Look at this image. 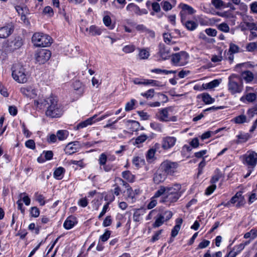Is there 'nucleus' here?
<instances>
[{"mask_svg":"<svg viewBox=\"0 0 257 257\" xmlns=\"http://www.w3.org/2000/svg\"><path fill=\"white\" fill-rule=\"evenodd\" d=\"M122 177L130 182H133L135 181V176L130 171L122 172Z\"/></svg>","mask_w":257,"mask_h":257,"instance_id":"obj_30","label":"nucleus"},{"mask_svg":"<svg viewBox=\"0 0 257 257\" xmlns=\"http://www.w3.org/2000/svg\"><path fill=\"white\" fill-rule=\"evenodd\" d=\"M188 54L185 51H181L172 55L171 61L175 66H182L188 63Z\"/></svg>","mask_w":257,"mask_h":257,"instance_id":"obj_6","label":"nucleus"},{"mask_svg":"<svg viewBox=\"0 0 257 257\" xmlns=\"http://www.w3.org/2000/svg\"><path fill=\"white\" fill-rule=\"evenodd\" d=\"M126 9L130 12L134 13L138 15L140 14V9L139 7L133 3L129 4L127 6Z\"/></svg>","mask_w":257,"mask_h":257,"instance_id":"obj_28","label":"nucleus"},{"mask_svg":"<svg viewBox=\"0 0 257 257\" xmlns=\"http://www.w3.org/2000/svg\"><path fill=\"white\" fill-rule=\"evenodd\" d=\"M176 225L173 227L171 231V236L173 237H175L178 234L181 225L182 224L183 220L182 218H178L176 219Z\"/></svg>","mask_w":257,"mask_h":257,"instance_id":"obj_22","label":"nucleus"},{"mask_svg":"<svg viewBox=\"0 0 257 257\" xmlns=\"http://www.w3.org/2000/svg\"><path fill=\"white\" fill-rule=\"evenodd\" d=\"M32 41L34 45L39 47L49 46L52 43L51 38L42 33H35L32 36Z\"/></svg>","mask_w":257,"mask_h":257,"instance_id":"obj_4","label":"nucleus"},{"mask_svg":"<svg viewBox=\"0 0 257 257\" xmlns=\"http://www.w3.org/2000/svg\"><path fill=\"white\" fill-rule=\"evenodd\" d=\"M14 30V26L11 23L7 24L0 28V38H6L11 35Z\"/></svg>","mask_w":257,"mask_h":257,"instance_id":"obj_11","label":"nucleus"},{"mask_svg":"<svg viewBox=\"0 0 257 257\" xmlns=\"http://www.w3.org/2000/svg\"><path fill=\"white\" fill-rule=\"evenodd\" d=\"M211 3L216 9L222 8L224 5V3L222 0H211Z\"/></svg>","mask_w":257,"mask_h":257,"instance_id":"obj_53","label":"nucleus"},{"mask_svg":"<svg viewBox=\"0 0 257 257\" xmlns=\"http://www.w3.org/2000/svg\"><path fill=\"white\" fill-rule=\"evenodd\" d=\"M30 214L34 217H37L40 214V210L37 207H32L31 208Z\"/></svg>","mask_w":257,"mask_h":257,"instance_id":"obj_58","label":"nucleus"},{"mask_svg":"<svg viewBox=\"0 0 257 257\" xmlns=\"http://www.w3.org/2000/svg\"><path fill=\"white\" fill-rule=\"evenodd\" d=\"M146 213V209L140 208L135 211L133 215V220L135 222H139L142 219V216Z\"/></svg>","mask_w":257,"mask_h":257,"instance_id":"obj_23","label":"nucleus"},{"mask_svg":"<svg viewBox=\"0 0 257 257\" xmlns=\"http://www.w3.org/2000/svg\"><path fill=\"white\" fill-rule=\"evenodd\" d=\"M107 160V156L104 153H102L100 155L98 161L99 165V169L102 168V166L106 164Z\"/></svg>","mask_w":257,"mask_h":257,"instance_id":"obj_36","label":"nucleus"},{"mask_svg":"<svg viewBox=\"0 0 257 257\" xmlns=\"http://www.w3.org/2000/svg\"><path fill=\"white\" fill-rule=\"evenodd\" d=\"M12 70V77L16 81L20 83L27 82L29 77V74L22 65L19 63L15 64L13 65Z\"/></svg>","mask_w":257,"mask_h":257,"instance_id":"obj_3","label":"nucleus"},{"mask_svg":"<svg viewBox=\"0 0 257 257\" xmlns=\"http://www.w3.org/2000/svg\"><path fill=\"white\" fill-rule=\"evenodd\" d=\"M202 100L206 104H210L213 103L215 100L208 93H203L202 94Z\"/></svg>","mask_w":257,"mask_h":257,"instance_id":"obj_39","label":"nucleus"},{"mask_svg":"<svg viewBox=\"0 0 257 257\" xmlns=\"http://www.w3.org/2000/svg\"><path fill=\"white\" fill-rule=\"evenodd\" d=\"M166 221L162 215L158 214L156 217L155 221L153 224L154 227H158L162 225Z\"/></svg>","mask_w":257,"mask_h":257,"instance_id":"obj_32","label":"nucleus"},{"mask_svg":"<svg viewBox=\"0 0 257 257\" xmlns=\"http://www.w3.org/2000/svg\"><path fill=\"white\" fill-rule=\"evenodd\" d=\"M228 87L231 94L240 93L243 89L242 81L235 75H232L228 78Z\"/></svg>","mask_w":257,"mask_h":257,"instance_id":"obj_5","label":"nucleus"},{"mask_svg":"<svg viewBox=\"0 0 257 257\" xmlns=\"http://www.w3.org/2000/svg\"><path fill=\"white\" fill-rule=\"evenodd\" d=\"M171 110V108L170 107L160 109L156 114L157 118L161 121H168L169 111Z\"/></svg>","mask_w":257,"mask_h":257,"instance_id":"obj_14","label":"nucleus"},{"mask_svg":"<svg viewBox=\"0 0 257 257\" xmlns=\"http://www.w3.org/2000/svg\"><path fill=\"white\" fill-rule=\"evenodd\" d=\"M81 148V145L79 142L74 141L70 142L67 144L65 149L66 154L69 155L72 154L77 152Z\"/></svg>","mask_w":257,"mask_h":257,"instance_id":"obj_13","label":"nucleus"},{"mask_svg":"<svg viewBox=\"0 0 257 257\" xmlns=\"http://www.w3.org/2000/svg\"><path fill=\"white\" fill-rule=\"evenodd\" d=\"M102 167V168L99 170L100 171H104L105 172H109L112 170H115L114 166L111 164H105L104 165H103Z\"/></svg>","mask_w":257,"mask_h":257,"instance_id":"obj_50","label":"nucleus"},{"mask_svg":"<svg viewBox=\"0 0 257 257\" xmlns=\"http://www.w3.org/2000/svg\"><path fill=\"white\" fill-rule=\"evenodd\" d=\"M182 11L185 13L187 12L190 15L193 14L196 12V11L192 7L186 4L183 5Z\"/></svg>","mask_w":257,"mask_h":257,"instance_id":"obj_47","label":"nucleus"},{"mask_svg":"<svg viewBox=\"0 0 257 257\" xmlns=\"http://www.w3.org/2000/svg\"><path fill=\"white\" fill-rule=\"evenodd\" d=\"M243 197L240 192L237 193L230 200V202L232 204L237 203L236 206L240 207L243 204Z\"/></svg>","mask_w":257,"mask_h":257,"instance_id":"obj_21","label":"nucleus"},{"mask_svg":"<svg viewBox=\"0 0 257 257\" xmlns=\"http://www.w3.org/2000/svg\"><path fill=\"white\" fill-rule=\"evenodd\" d=\"M150 126L153 129L157 132L162 133L163 131V125L160 123L154 122L151 123Z\"/></svg>","mask_w":257,"mask_h":257,"instance_id":"obj_45","label":"nucleus"},{"mask_svg":"<svg viewBox=\"0 0 257 257\" xmlns=\"http://www.w3.org/2000/svg\"><path fill=\"white\" fill-rule=\"evenodd\" d=\"M256 48L257 45L255 42L249 43L246 46V50L248 52H253L256 49Z\"/></svg>","mask_w":257,"mask_h":257,"instance_id":"obj_60","label":"nucleus"},{"mask_svg":"<svg viewBox=\"0 0 257 257\" xmlns=\"http://www.w3.org/2000/svg\"><path fill=\"white\" fill-rule=\"evenodd\" d=\"M133 164L137 167L139 168L141 164L144 163L143 160L139 157H135L133 159Z\"/></svg>","mask_w":257,"mask_h":257,"instance_id":"obj_52","label":"nucleus"},{"mask_svg":"<svg viewBox=\"0 0 257 257\" xmlns=\"http://www.w3.org/2000/svg\"><path fill=\"white\" fill-rule=\"evenodd\" d=\"M220 81L217 79H215L209 83H204L202 84V88L203 89H212L219 85Z\"/></svg>","mask_w":257,"mask_h":257,"instance_id":"obj_25","label":"nucleus"},{"mask_svg":"<svg viewBox=\"0 0 257 257\" xmlns=\"http://www.w3.org/2000/svg\"><path fill=\"white\" fill-rule=\"evenodd\" d=\"M162 5L163 10L165 11H169L172 8V6L171 4L167 1L162 2Z\"/></svg>","mask_w":257,"mask_h":257,"instance_id":"obj_64","label":"nucleus"},{"mask_svg":"<svg viewBox=\"0 0 257 257\" xmlns=\"http://www.w3.org/2000/svg\"><path fill=\"white\" fill-rule=\"evenodd\" d=\"M160 215H162L163 216L164 219L165 221L169 220L173 216V213L170 210H166L162 213H159Z\"/></svg>","mask_w":257,"mask_h":257,"instance_id":"obj_54","label":"nucleus"},{"mask_svg":"<svg viewBox=\"0 0 257 257\" xmlns=\"http://www.w3.org/2000/svg\"><path fill=\"white\" fill-rule=\"evenodd\" d=\"M65 170L62 167L57 168L54 172V177L57 180H61L64 176Z\"/></svg>","mask_w":257,"mask_h":257,"instance_id":"obj_24","label":"nucleus"},{"mask_svg":"<svg viewBox=\"0 0 257 257\" xmlns=\"http://www.w3.org/2000/svg\"><path fill=\"white\" fill-rule=\"evenodd\" d=\"M127 122L131 124L132 131L134 132L138 131L140 126V124L139 122L135 120H128L127 121Z\"/></svg>","mask_w":257,"mask_h":257,"instance_id":"obj_40","label":"nucleus"},{"mask_svg":"<svg viewBox=\"0 0 257 257\" xmlns=\"http://www.w3.org/2000/svg\"><path fill=\"white\" fill-rule=\"evenodd\" d=\"M21 93L26 96L34 98L37 95L36 90L32 86H25L20 89Z\"/></svg>","mask_w":257,"mask_h":257,"instance_id":"obj_17","label":"nucleus"},{"mask_svg":"<svg viewBox=\"0 0 257 257\" xmlns=\"http://www.w3.org/2000/svg\"><path fill=\"white\" fill-rule=\"evenodd\" d=\"M7 45L6 51L8 52L13 51L15 50L20 48L22 46V39L20 37H16L13 40L8 41Z\"/></svg>","mask_w":257,"mask_h":257,"instance_id":"obj_10","label":"nucleus"},{"mask_svg":"<svg viewBox=\"0 0 257 257\" xmlns=\"http://www.w3.org/2000/svg\"><path fill=\"white\" fill-rule=\"evenodd\" d=\"M242 78L247 82L251 81L253 78V75L252 72L249 71H244L241 73Z\"/></svg>","mask_w":257,"mask_h":257,"instance_id":"obj_31","label":"nucleus"},{"mask_svg":"<svg viewBox=\"0 0 257 257\" xmlns=\"http://www.w3.org/2000/svg\"><path fill=\"white\" fill-rule=\"evenodd\" d=\"M257 160V154L254 152H248L244 156V162L249 167L248 172L245 175L244 177L247 178L249 176L253 168L256 165Z\"/></svg>","mask_w":257,"mask_h":257,"instance_id":"obj_8","label":"nucleus"},{"mask_svg":"<svg viewBox=\"0 0 257 257\" xmlns=\"http://www.w3.org/2000/svg\"><path fill=\"white\" fill-rule=\"evenodd\" d=\"M183 192L184 191L182 190V187L180 184L176 183L172 186H167L166 192L162 197L160 201L170 205L177 202Z\"/></svg>","mask_w":257,"mask_h":257,"instance_id":"obj_2","label":"nucleus"},{"mask_svg":"<svg viewBox=\"0 0 257 257\" xmlns=\"http://www.w3.org/2000/svg\"><path fill=\"white\" fill-rule=\"evenodd\" d=\"M56 135L59 141H63L68 136V132L66 130H59L57 131Z\"/></svg>","mask_w":257,"mask_h":257,"instance_id":"obj_35","label":"nucleus"},{"mask_svg":"<svg viewBox=\"0 0 257 257\" xmlns=\"http://www.w3.org/2000/svg\"><path fill=\"white\" fill-rule=\"evenodd\" d=\"M236 137L238 139V140L236 141L237 144L242 143L245 142L247 141L248 139L250 138V136L248 134H240L238 135Z\"/></svg>","mask_w":257,"mask_h":257,"instance_id":"obj_33","label":"nucleus"},{"mask_svg":"<svg viewBox=\"0 0 257 257\" xmlns=\"http://www.w3.org/2000/svg\"><path fill=\"white\" fill-rule=\"evenodd\" d=\"M176 138L174 137H166L162 139V147L164 150H169L176 144Z\"/></svg>","mask_w":257,"mask_h":257,"instance_id":"obj_12","label":"nucleus"},{"mask_svg":"<svg viewBox=\"0 0 257 257\" xmlns=\"http://www.w3.org/2000/svg\"><path fill=\"white\" fill-rule=\"evenodd\" d=\"M167 191V187L161 186L159 189L156 192L154 198H158L161 195H165Z\"/></svg>","mask_w":257,"mask_h":257,"instance_id":"obj_38","label":"nucleus"},{"mask_svg":"<svg viewBox=\"0 0 257 257\" xmlns=\"http://www.w3.org/2000/svg\"><path fill=\"white\" fill-rule=\"evenodd\" d=\"M168 175L161 169H160L154 174L153 180L156 184H160L164 182L167 178Z\"/></svg>","mask_w":257,"mask_h":257,"instance_id":"obj_15","label":"nucleus"},{"mask_svg":"<svg viewBox=\"0 0 257 257\" xmlns=\"http://www.w3.org/2000/svg\"><path fill=\"white\" fill-rule=\"evenodd\" d=\"M135 50V46L134 45H130L124 46L122 50L126 53H130L134 52Z\"/></svg>","mask_w":257,"mask_h":257,"instance_id":"obj_61","label":"nucleus"},{"mask_svg":"<svg viewBox=\"0 0 257 257\" xmlns=\"http://www.w3.org/2000/svg\"><path fill=\"white\" fill-rule=\"evenodd\" d=\"M148 138V137L145 135H141L140 136L138 137L135 142V144H140L143 143H144L147 139Z\"/></svg>","mask_w":257,"mask_h":257,"instance_id":"obj_56","label":"nucleus"},{"mask_svg":"<svg viewBox=\"0 0 257 257\" xmlns=\"http://www.w3.org/2000/svg\"><path fill=\"white\" fill-rule=\"evenodd\" d=\"M136 102V100L134 99H132L131 100L127 102L125 106V110L129 111L134 108V105Z\"/></svg>","mask_w":257,"mask_h":257,"instance_id":"obj_48","label":"nucleus"},{"mask_svg":"<svg viewBox=\"0 0 257 257\" xmlns=\"http://www.w3.org/2000/svg\"><path fill=\"white\" fill-rule=\"evenodd\" d=\"M170 50L164 44H160L159 46V54L163 60L167 59L170 55Z\"/></svg>","mask_w":257,"mask_h":257,"instance_id":"obj_18","label":"nucleus"},{"mask_svg":"<svg viewBox=\"0 0 257 257\" xmlns=\"http://www.w3.org/2000/svg\"><path fill=\"white\" fill-rule=\"evenodd\" d=\"M160 167L168 175L173 176L177 172L179 165L178 162L167 160L163 162Z\"/></svg>","mask_w":257,"mask_h":257,"instance_id":"obj_7","label":"nucleus"},{"mask_svg":"<svg viewBox=\"0 0 257 257\" xmlns=\"http://www.w3.org/2000/svg\"><path fill=\"white\" fill-rule=\"evenodd\" d=\"M34 105L40 109L46 107V114L52 118L60 117L63 114L61 105L58 103L57 98L51 96L44 100H35Z\"/></svg>","mask_w":257,"mask_h":257,"instance_id":"obj_1","label":"nucleus"},{"mask_svg":"<svg viewBox=\"0 0 257 257\" xmlns=\"http://www.w3.org/2000/svg\"><path fill=\"white\" fill-rule=\"evenodd\" d=\"M210 244V241L206 239H203L199 243L197 249H203L207 247Z\"/></svg>","mask_w":257,"mask_h":257,"instance_id":"obj_59","label":"nucleus"},{"mask_svg":"<svg viewBox=\"0 0 257 257\" xmlns=\"http://www.w3.org/2000/svg\"><path fill=\"white\" fill-rule=\"evenodd\" d=\"M145 85H151L152 86L157 87H163L165 84H163L161 82L153 79H146Z\"/></svg>","mask_w":257,"mask_h":257,"instance_id":"obj_27","label":"nucleus"},{"mask_svg":"<svg viewBox=\"0 0 257 257\" xmlns=\"http://www.w3.org/2000/svg\"><path fill=\"white\" fill-rule=\"evenodd\" d=\"M218 29L224 33H227L229 31V27L225 23H222L218 25Z\"/></svg>","mask_w":257,"mask_h":257,"instance_id":"obj_55","label":"nucleus"},{"mask_svg":"<svg viewBox=\"0 0 257 257\" xmlns=\"http://www.w3.org/2000/svg\"><path fill=\"white\" fill-rule=\"evenodd\" d=\"M257 114V107H254L250 109H249L247 111V119L249 121V120L255 115Z\"/></svg>","mask_w":257,"mask_h":257,"instance_id":"obj_43","label":"nucleus"},{"mask_svg":"<svg viewBox=\"0 0 257 257\" xmlns=\"http://www.w3.org/2000/svg\"><path fill=\"white\" fill-rule=\"evenodd\" d=\"M240 49L236 45L230 43L229 45V51L231 53H236L240 52Z\"/></svg>","mask_w":257,"mask_h":257,"instance_id":"obj_57","label":"nucleus"},{"mask_svg":"<svg viewBox=\"0 0 257 257\" xmlns=\"http://www.w3.org/2000/svg\"><path fill=\"white\" fill-rule=\"evenodd\" d=\"M102 29L95 25H91L89 28L85 29V35H89L92 36H99L101 34Z\"/></svg>","mask_w":257,"mask_h":257,"instance_id":"obj_16","label":"nucleus"},{"mask_svg":"<svg viewBox=\"0 0 257 257\" xmlns=\"http://www.w3.org/2000/svg\"><path fill=\"white\" fill-rule=\"evenodd\" d=\"M110 235V231L106 230L103 234L100 236V240L103 242L107 241L109 238Z\"/></svg>","mask_w":257,"mask_h":257,"instance_id":"obj_63","label":"nucleus"},{"mask_svg":"<svg viewBox=\"0 0 257 257\" xmlns=\"http://www.w3.org/2000/svg\"><path fill=\"white\" fill-rule=\"evenodd\" d=\"M222 130H223V128H219L214 132L210 131H207L202 135L201 138L202 140L208 139L212 136L216 134Z\"/></svg>","mask_w":257,"mask_h":257,"instance_id":"obj_34","label":"nucleus"},{"mask_svg":"<svg viewBox=\"0 0 257 257\" xmlns=\"http://www.w3.org/2000/svg\"><path fill=\"white\" fill-rule=\"evenodd\" d=\"M36 200L40 203V205L41 206H43L45 204V198L42 195L36 194Z\"/></svg>","mask_w":257,"mask_h":257,"instance_id":"obj_62","label":"nucleus"},{"mask_svg":"<svg viewBox=\"0 0 257 257\" xmlns=\"http://www.w3.org/2000/svg\"><path fill=\"white\" fill-rule=\"evenodd\" d=\"M155 94V91L153 89H150L145 92L141 93V95L147 99L152 98Z\"/></svg>","mask_w":257,"mask_h":257,"instance_id":"obj_46","label":"nucleus"},{"mask_svg":"<svg viewBox=\"0 0 257 257\" xmlns=\"http://www.w3.org/2000/svg\"><path fill=\"white\" fill-rule=\"evenodd\" d=\"M103 22L105 26L109 27V29H112L113 27L111 25V20L110 17L108 16H105L103 18Z\"/></svg>","mask_w":257,"mask_h":257,"instance_id":"obj_44","label":"nucleus"},{"mask_svg":"<svg viewBox=\"0 0 257 257\" xmlns=\"http://www.w3.org/2000/svg\"><path fill=\"white\" fill-rule=\"evenodd\" d=\"M77 223L76 218L74 216H70L64 222L63 226L66 229H70Z\"/></svg>","mask_w":257,"mask_h":257,"instance_id":"obj_19","label":"nucleus"},{"mask_svg":"<svg viewBox=\"0 0 257 257\" xmlns=\"http://www.w3.org/2000/svg\"><path fill=\"white\" fill-rule=\"evenodd\" d=\"M183 25L189 31H194L198 26L196 22L193 21H187Z\"/></svg>","mask_w":257,"mask_h":257,"instance_id":"obj_29","label":"nucleus"},{"mask_svg":"<svg viewBox=\"0 0 257 257\" xmlns=\"http://www.w3.org/2000/svg\"><path fill=\"white\" fill-rule=\"evenodd\" d=\"M19 197L20 198L19 199H21V201L22 200L26 205L28 206L30 204L31 200L29 196L26 195L25 193H21Z\"/></svg>","mask_w":257,"mask_h":257,"instance_id":"obj_41","label":"nucleus"},{"mask_svg":"<svg viewBox=\"0 0 257 257\" xmlns=\"http://www.w3.org/2000/svg\"><path fill=\"white\" fill-rule=\"evenodd\" d=\"M97 116L96 114L93 115L92 117H89L85 120L82 121L78 123L77 125V128H82L87 126L89 125H91L95 123L94 119Z\"/></svg>","mask_w":257,"mask_h":257,"instance_id":"obj_20","label":"nucleus"},{"mask_svg":"<svg viewBox=\"0 0 257 257\" xmlns=\"http://www.w3.org/2000/svg\"><path fill=\"white\" fill-rule=\"evenodd\" d=\"M232 121L237 124H242L244 122H249L247 117L244 114H240L235 117L232 119Z\"/></svg>","mask_w":257,"mask_h":257,"instance_id":"obj_26","label":"nucleus"},{"mask_svg":"<svg viewBox=\"0 0 257 257\" xmlns=\"http://www.w3.org/2000/svg\"><path fill=\"white\" fill-rule=\"evenodd\" d=\"M150 56L149 52L146 49L140 50L139 56L141 59H147Z\"/></svg>","mask_w":257,"mask_h":257,"instance_id":"obj_42","label":"nucleus"},{"mask_svg":"<svg viewBox=\"0 0 257 257\" xmlns=\"http://www.w3.org/2000/svg\"><path fill=\"white\" fill-rule=\"evenodd\" d=\"M256 96L254 93H248L245 96L241 97L240 100L243 101L245 99L248 102H251L256 99Z\"/></svg>","mask_w":257,"mask_h":257,"instance_id":"obj_37","label":"nucleus"},{"mask_svg":"<svg viewBox=\"0 0 257 257\" xmlns=\"http://www.w3.org/2000/svg\"><path fill=\"white\" fill-rule=\"evenodd\" d=\"M51 53L47 49H40L35 54L36 61L39 64H44L50 58Z\"/></svg>","mask_w":257,"mask_h":257,"instance_id":"obj_9","label":"nucleus"},{"mask_svg":"<svg viewBox=\"0 0 257 257\" xmlns=\"http://www.w3.org/2000/svg\"><path fill=\"white\" fill-rule=\"evenodd\" d=\"M73 87L75 90H78L80 93H83L84 88L79 81H76L73 83Z\"/></svg>","mask_w":257,"mask_h":257,"instance_id":"obj_51","label":"nucleus"},{"mask_svg":"<svg viewBox=\"0 0 257 257\" xmlns=\"http://www.w3.org/2000/svg\"><path fill=\"white\" fill-rule=\"evenodd\" d=\"M257 236V230L255 229H251L249 232H246L244 235V237L245 238H250L251 239H253L256 237Z\"/></svg>","mask_w":257,"mask_h":257,"instance_id":"obj_49","label":"nucleus"}]
</instances>
